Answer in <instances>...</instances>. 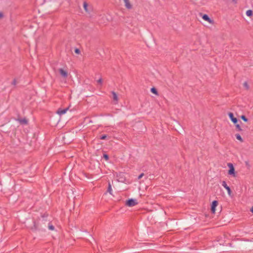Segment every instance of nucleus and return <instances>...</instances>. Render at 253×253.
<instances>
[{
	"mask_svg": "<svg viewBox=\"0 0 253 253\" xmlns=\"http://www.w3.org/2000/svg\"><path fill=\"white\" fill-rule=\"evenodd\" d=\"M17 84V82H16V79H14L13 82H12V84L14 85H15Z\"/></svg>",
	"mask_w": 253,
	"mask_h": 253,
	"instance_id": "obj_25",
	"label": "nucleus"
},
{
	"mask_svg": "<svg viewBox=\"0 0 253 253\" xmlns=\"http://www.w3.org/2000/svg\"><path fill=\"white\" fill-rule=\"evenodd\" d=\"M243 85L247 90L249 89V85L247 82L244 83Z\"/></svg>",
	"mask_w": 253,
	"mask_h": 253,
	"instance_id": "obj_19",
	"label": "nucleus"
},
{
	"mask_svg": "<svg viewBox=\"0 0 253 253\" xmlns=\"http://www.w3.org/2000/svg\"><path fill=\"white\" fill-rule=\"evenodd\" d=\"M87 6H88L87 3L86 2H84V8L86 11H88L87 9Z\"/></svg>",
	"mask_w": 253,
	"mask_h": 253,
	"instance_id": "obj_21",
	"label": "nucleus"
},
{
	"mask_svg": "<svg viewBox=\"0 0 253 253\" xmlns=\"http://www.w3.org/2000/svg\"><path fill=\"white\" fill-rule=\"evenodd\" d=\"M18 121L21 124H24L26 125L28 124V121L26 119H18Z\"/></svg>",
	"mask_w": 253,
	"mask_h": 253,
	"instance_id": "obj_11",
	"label": "nucleus"
},
{
	"mask_svg": "<svg viewBox=\"0 0 253 253\" xmlns=\"http://www.w3.org/2000/svg\"><path fill=\"white\" fill-rule=\"evenodd\" d=\"M151 91L153 93H154V94H156V95H158V91H157V90L156 89V88H155V87H152V88H151Z\"/></svg>",
	"mask_w": 253,
	"mask_h": 253,
	"instance_id": "obj_16",
	"label": "nucleus"
},
{
	"mask_svg": "<svg viewBox=\"0 0 253 253\" xmlns=\"http://www.w3.org/2000/svg\"><path fill=\"white\" fill-rule=\"evenodd\" d=\"M103 157L106 161L109 160V156L107 154H104Z\"/></svg>",
	"mask_w": 253,
	"mask_h": 253,
	"instance_id": "obj_22",
	"label": "nucleus"
},
{
	"mask_svg": "<svg viewBox=\"0 0 253 253\" xmlns=\"http://www.w3.org/2000/svg\"><path fill=\"white\" fill-rule=\"evenodd\" d=\"M69 109V108H66L65 109H61V108H59L57 111V113L58 114H59V115H62L63 114H65L67 110Z\"/></svg>",
	"mask_w": 253,
	"mask_h": 253,
	"instance_id": "obj_7",
	"label": "nucleus"
},
{
	"mask_svg": "<svg viewBox=\"0 0 253 253\" xmlns=\"http://www.w3.org/2000/svg\"><path fill=\"white\" fill-rule=\"evenodd\" d=\"M246 15L248 16H251L253 15V11L252 10H248L246 11Z\"/></svg>",
	"mask_w": 253,
	"mask_h": 253,
	"instance_id": "obj_18",
	"label": "nucleus"
},
{
	"mask_svg": "<svg viewBox=\"0 0 253 253\" xmlns=\"http://www.w3.org/2000/svg\"><path fill=\"white\" fill-rule=\"evenodd\" d=\"M97 83L100 84H102V79L101 78H100L98 81H97Z\"/></svg>",
	"mask_w": 253,
	"mask_h": 253,
	"instance_id": "obj_27",
	"label": "nucleus"
},
{
	"mask_svg": "<svg viewBox=\"0 0 253 253\" xmlns=\"http://www.w3.org/2000/svg\"><path fill=\"white\" fill-rule=\"evenodd\" d=\"M126 7L128 9H131L132 5L130 4L129 0H124Z\"/></svg>",
	"mask_w": 253,
	"mask_h": 253,
	"instance_id": "obj_10",
	"label": "nucleus"
},
{
	"mask_svg": "<svg viewBox=\"0 0 253 253\" xmlns=\"http://www.w3.org/2000/svg\"><path fill=\"white\" fill-rule=\"evenodd\" d=\"M200 15L201 16H202L203 19L204 20H205L206 21H208L210 24H213V21L212 20H211L208 15H207V14H203L202 13H200Z\"/></svg>",
	"mask_w": 253,
	"mask_h": 253,
	"instance_id": "obj_5",
	"label": "nucleus"
},
{
	"mask_svg": "<svg viewBox=\"0 0 253 253\" xmlns=\"http://www.w3.org/2000/svg\"><path fill=\"white\" fill-rule=\"evenodd\" d=\"M251 211L253 213V206L252 207Z\"/></svg>",
	"mask_w": 253,
	"mask_h": 253,
	"instance_id": "obj_31",
	"label": "nucleus"
},
{
	"mask_svg": "<svg viewBox=\"0 0 253 253\" xmlns=\"http://www.w3.org/2000/svg\"><path fill=\"white\" fill-rule=\"evenodd\" d=\"M107 192H109L111 195H112V187H111L110 182L108 183V187Z\"/></svg>",
	"mask_w": 253,
	"mask_h": 253,
	"instance_id": "obj_12",
	"label": "nucleus"
},
{
	"mask_svg": "<svg viewBox=\"0 0 253 253\" xmlns=\"http://www.w3.org/2000/svg\"><path fill=\"white\" fill-rule=\"evenodd\" d=\"M138 204L136 200L130 199L126 202V205L128 207H133Z\"/></svg>",
	"mask_w": 253,
	"mask_h": 253,
	"instance_id": "obj_2",
	"label": "nucleus"
},
{
	"mask_svg": "<svg viewBox=\"0 0 253 253\" xmlns=\"http://www.w3.org/2000/svg\"><path fill=\"white\" fill-rule=\"evenodd\" d=\"M222 185L223 187H224L227 191L228 194L230 195L231 193V189L230 187L227 185L226 182L225 181H223L222 182Z\"/></svg>",
	"mask_w": 253,
	"mask_h": 253,
	"instance_id": "obj_9",
	"label": "nucleus"
},
{
	"mask_svg": "<svg viewBox=\"0 0 253 253\" xmlns=\"http://www.w3.org/2000/svg\"><path fill=\"white\" fill-rule=\"evenodd\" d=\"M241 119H242L244 121H245V122H248V119L247 118V117H246L245 116H244V115H242V116H241Z\"/></svg>",
	"mask_w": 253,
	"mask_h": 253,
	"instance_id": "obj_20",
	"label": "nucleus"
},
{
	"mask_svg": "<svg viewBox=\"0 0 253 253\" xmlns=\"http://www.w3.org/2000/svg\"><path fill=\"white\" fill-rule=\"evenodd\" d=\"M60 75L64 79H66L68 77V72L63 68H60L58 70Z\"/></svg>",
	"mask_w": 253,
	"mask_h": 253,
	"instance_id": "obj_4",
	"label": "nucleus"
},
{
	"mask_svg": "<svg viewBox=\"0 0 253 253\" xmlns=\"http://www.w3.org/2000/svg\"><path fill=\"white\" fill-rule=\"evenodd\" d=\"M75 52L77 54H80V50L79 48H76L75 50Z\"/></svg>",
	"mask_w": 253,
	"mask_h": 253,
	"instance_id": "obj_24",
	"label": "nucleus"
},
{
	"mask_svg": "<svg viewBox=\"0 0 253 253\" xmlns=\"http://www.w3.org/2000/svg\"><path fill=\"white\" fill-rule=\"evenodd\" d=\"M47 215H42L41 218H39L37 221H34V225L31 228L33 231L44 230L49 220L46 219Z\"/></svg>",
	"mask_w": 253,
	"mask_h": 253,
	"instance_id": "obj_1",
	"label": "nucleus"
},
{
	"mask_svg": "<svg viewBox=\"0 0 253 253\" xmlns=\"http://www.w3.org/2000/svg\"><path fill=\"white\" fill-rule=\"evenodd\" d=\"M245 164H246V166H247L249 168H250V165H249V162H247V161H246V162H245Z\"/></svg>",
	"mask_w": 253,
	"mask_h": 253,
	"instance_id": "obj_28",
	"label": "nucleus"
},
{
	"mask_svg": "<svg viewBox=\"0 0 253 253\" xmlns=\"http://www.w3.org/2000/svg\"><path fill=\"white\" fill-rule=\"evenodd\" d=\"M107 138V135H105V134H104V135H102V136H101L100 137V139H105Z\"/></svg>",
	"mask_w": 253,
	"mask_h": 253,
	"instance_id": "obj_23",
	"label": "nucleus"
},
{
	"mask_svg": "<svg viewBox=\"0 0 253 253\" xmlns=\"http://www.w3.org/2000/svg\"><path fill=\"white\" fill-rule=\"evenodd\" d=\"M143 175H144V173H141V174L138 176V179H141V178L142 177V176H143Z\"/></svg>",
	"mask_w": 253,
	"mask_h": 253,
	"instance_id": "obj_26",
	"label": "nucleus"
},
{
	"mask_svg": "<svg viewBox=\"0 0 253 253\" xmlns=\"http://www.w3.org/2000/svg\"><path fill=\"white\" fill-rule=\"evenodd\" d=\"M236 138L239 140L240 142H243V140L239 134H236L235 135Z\"/></svg>",
	"mask_w": 253,
	"mask_h": 253,
	"instance_id": "obj_17",
	"label": "nucleus"
},
{
	"mask_svg": "<svg viewBox=\"0 0 253 253\" xmlns=\"http://www.w3.org/2000/svg\"><path fill=\"white\" fill-rule=\"evenodd\" d=\"M218 205V202L217 201H213L212 202L211 211L212 213H214L215 211V208Z\"/></svg>",
	"mask_w": 253,
	"mask_h": 253,
	"instance_id": "obj_8",
	"label": "nucleus"
},
{
	"mask_svg": "<svg viewBox=\"0 0 253 253\" xmlns=\"http://www.w3.org/2000/svg\"><path fill=\"white\" fill-rule=\"evenodd\" d=\"M234 3H237L238 0H232Z\"/></svg>",
	"mask_w": 253,
	"mask_h": 253,
	"instance_id": "obj_29",
	"label": "nucleus"
},
{
	"mask_svg": "<svg viewBox=\"0 0 253 253\" xmlns=\"http://www.w3.org/2000/svg\"><path fill=\"white\" fill-rule=\"evenodd\" d=\"M112 94L113 95V98L114 100H115L116 101H118V96H117V94L114 91H112Z\"/></svg>",
	"mask_w": 253,
	"mask_h": 253,
	"instance_id": "obj_13",
	"label": "nucleus"
},
{
	"mask_svg": "<svg viewBox=\"0 0 253 253\" xmlns=\"http://www.w3.org/2000/svg\"><path fill=\"white\" fill-rule=\"evenodd\" d=\"M228 115L230 119L234 124H236L238 123V119L234 117V115L232 113L230 112L228 114Z\"/></svg>",
	"mask_w": 253,
	"mask_h": 253,
	"instance_id": "obj_6",
	"label": "nucleus"
},
{
	"mask_svg": "<svg viewBox=\"0 0 253 253\" xmlns=\"http://www.w3.org/2000/svg\"><path fill=\"white\" fill-rule=\"evenodd\" d=\"M3 17V14L1 12H0V18H2Z\"/></svg>",
	"mask_w": 253,
	"mask_h": 253,
	"instance_id": "obj_30",
	"label": "nucleus"
},
{
	"mask_svg": "<svg viewBox=\"0 0 253 253\" xmlns=\"http://www.w3.org/2000/svg\"><path fill=\"white\" fill-rule=\"evenodd\" d=\"M235 125L236 128L238 131H243V129L242 128L241 126H240V125L239 124H238L237 123Z\"/></svg>",
	"mask_w": 253,
	"mask_h": 253,
	"instance_id": "obj_15",
	"label": "nucleus"
},
{
	"mask_svg": "<svg viewBox=\"0 0 253 253\" xmlns=\"http://www.w3.org/2000/svg\"><path fill=\"white\" fill-rule=\"evenodd\" d=\"M48 225V229L50 230H54V226L51 224L50 223V222H49V221L48 222L47 224Z\"/></svg>",
	"mask_w": 253,
	"mask_h": 253,
	"instance_id": "obj_14",
	"label": "nucleus"
},
{
	"mask_svg": "<svg viewBox=\"0 0 253 253\" xmlns=\"http://www.w3.org/2000/svg\"><path fill=\"white\" fill-rule=\"evenodd\" d=\"M227 166L229 168V169L228 170V174L230 175H233V176H235V169L234 168L233 164L231 163H228Z\"/></svg>",
	"mask_w": 253,
	"mask_h": 253,
	"instance_id": "obj_3",
	"label": "nucleus"
}]
</instances>
